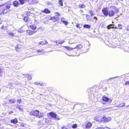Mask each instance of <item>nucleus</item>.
I'll return each mask as SVG.
<instances>
[{
	"mask_svg": "<svg viewBox=\"0 0 129 129\" xmlns=\"http://www.w3.org/2000/svg\"><path fill=\"white\" fill-rule=\"evenodd\" d=\"M126 107H129V105H127V106H126Z\"/></svg>",
	"mask_w": 129,
	"mask_h": 129,
	"instance_id": "052dcab7",
	"label": "nucleus"
},
{
	"mask_svg": "<svg viewBox=\"0 0 129 129\" xmlns=\"http://www.w3.org/2000/svg\"><path fill=\"white\" fill-rule=\"evenodd\" d=\"M39 113V111L38 110H32L30 112V114L31 115H33L37 117Z\"/></svg>",
	"mask_w": 129,
	"mask_h": 129,
	"instance_id": "7ed1b4c3",
	"label": "nucleus"
},
{
	"mask_svg": "<svg viewBox=\"0 0 129 129\" xmlns=\"http://www.w3.org/2000/svg\"><path fill=\"white\" fill-rule=\"evenodd\" d=\"M65 25H67L68 24V22L64 21V22H63Z\"/></svg>",
	"mask_w": 129,
	"mask_h": 129,
	"instance_id": "e433bc0d",
	"label": "nucleus"
},
{
	"mask_svg": "<svg viewBox=\"0 0 129 129\" xmlns=\"http://www.w3.org/2000/svg\"><path fill=\"white\" fill-rule=\"evenodd\" d=\"M72 127L73 128H76V127H77V124H73V125H72Z\"/></svg>",
	"mask_w": 129,
	"mask_h": 129,
	"instance_id": "c9c22d12",
	"label": "nucleus"
},
{
	"mask_svg": "<svg viewBox=\"0 0 129 129\" xmlns=\"http://www.w3.org/2000/svg\"><path fill=\"white\" fill-rule=\"evenodd\" d=\"M83 27L87 28H90V26L88 25H84L83 26Z\"/></svg>",
	"mask_w": 129,
	"mask_h": 129,
	"instance_id": "b1692460",
	"label": "nucleus"
},
{
	"mask_svg": "<svg viewBox=\"0 0 129 129\" xmlns=\"http://www.w3.org/2000/svg\"><path fill=\"white\" fill-rule=\"evenodd\" d=\"M125 104L124 103H121L120 104L117 106V107H122L125 106Z\"/></svg>",
	"mask_w": 129,
	"mask_h": 129,
	"instance_id": "4be33fe9",
	"label": "nucleus"
},
{
	"mask_svg": "<svg viewBox=\"0 0 129 129\" xmlns=\"http://www.w3.org/2000/svg\"><path fill=\"white\" fill-rule=\"evenodd\" d=\"M0 6H1V5H0ZM2 8H1L0 9V13L2 12ZM0 15H1V14H0Z\"/></svg>",
	"mask_w": 129,
	"mask_h": 129,
	"instance_id": "603ef678",
	"label": "nucleus"
},
{
	"mask_svg": "<svg viewBox=\"0 0 129 129\" xmlns=\"http://www.w3.org/2000/svg\"><path fill=\"white\" fill-rule=\"evenodd\" d=\"M94 19H95L96 20H97V18L96 17H94Z\"/></svg>",
	"mask_w": 129,
	"mask_h": 129,
	"instance_id": "6e6d98bb",
	"label": "nucleus"
},
{
	"mask_svg": "<svg viewBox=\"0 0 129 129\" xmlns=\"http://www.w3.org/2000/svg\"><path fill=\"white\" fill-rule=\"evenodd\" d=\"M61 128L62 129H67V127L65 126L62 127Z\"/></svg>",
	"mask_w": 129,
	"mask_h": 129,
	"instance_id": "de8ad7c7",
	"label": "nucleus"
},
{
	"mask_svg": "<svg viewBox=\"0 0 129 129\" xmlns=\"http://www.w3.org/2000/svg\"><path fill=\"white\" fill-rule=\"evenodd\" d=\"M54 14L56 16H59L60 15V14H59L58 12H55L54 13Z\"/></svg>",
	"mask_w": 129,
	"mask_h": 129,
	"instance_id": "f704fd0d",
	"label": "nucleus"
},
{
	"mask_svg": "<svg viewBox=\"0 0 129 129\" xmlns=\"http://www.w3.org/2000/svg\"><path fill=\"white\" fill-rule=\"evenodd\" d=\"M50 20H52L53 22H55L56 21V19L55 17H53L50 19Z\"/></svg>",
	"mask_w": 129,
	"mask_h": 129,
	"instance_id": "5701e85b",
	"label": "nucleus"
},
{
	"mask_svg": "<svg viewBox=\"0 0 129 129\" xmlns=\"http://www.w3.org/2000/svg\"><path fill=\"white\" fill-rule=\"evenodd\" d=\"M79 7L80 8H84L85 7V6L83 5H79Z\"/></svg>",
	"mask_w": 129,
	"mask_h": 129,
	"instance_id": "2f4dec72",
	"label": "nucleus"
},
{
	"mask_svg": "<svg viewBox=\"0 0 129 129\" xmlns=\"http://www.w3.org/2000/svg\"><path fill=\"white\" fill-rule=\"evenodd\" d=\"M13 113V112L12 111H11L9 113V114H10L11 113Z\"/></svg>",
	"mask_w": 129,
	"mask_h": 129,
	"instance_id": "bf43d9fd",
	"label": "nucleus"
},
{
	"mask_svg": "<svg viewBox=\"0 0 129 129\" xmlns=\"http://www.w3.org/2000/svg\"><path fill=\"white\" fill-rule=\"evenodd\" d=\"M37 52H38L39 53V55H42L45 53V52L44 51V50H39L37 51Z\"/></svg>",
	"mask_w": 129,
	"mask_h": 129,
	"instance_id": "4468645a",
	"label": "nucleus"
},
{
	"mask_svg": "<svg viewBox=\"0 0 129 129\" xmlns=\"http://www.w3.org/2000/svg\"><path fill=\"white\" fill-rule=\"evenodd\" d=\"M121 1H122L123 0H120Z\"/></svg>",
	"mask_w": 129,
	"mask_h": 129,
	"instance_id": "0e129e2a",
	"label": "nucleus"
},
{
	"mask_svg": "<svg viewBox=\"0 0 129 129\" xmlns=\"http://www.w3.org/2000/svg\"><path fill=\"white\" fill-rule=\"evenodd\" d=\"M103 101L105 102H108L111 103L112 100L110 98H108L107 97L104 96L103 98Z\"/></svg>",
	"mask_w": 129,
	"mask_h": 129,
	"instance_id": "39448f33",
	"label": "nucleus"
},
{
	"mask_svg": "<svg viewBox=\"0 0 129 129\" xmlns=\"http://www.w3.org/2000/svg\"><path fill=\"white\" fill-rule=\"evenodd\" d=\"M17 102L19 103H20L22 102L21 99H18L17 100Z\"/></svg>",
	"mask_w": 129,
	"mask_h": 129,
	"instance_id": "58836bf2",
	"label": "nucleus"
},
{
	"mask_svg": "<svg viewBox=\"0 0 129 129\" xmlns=\"http://www.w3.org/2000/svg\"><path fill=\"white\" fill-rule=\"evenodd\" d=\"M60 21L62 22H63L65 21V19L63 17L61 18L60 19Z\"/></svg>",
	"mask_w": 129,
	"mask_h": 129,
	"instance_id": "7c9ffc66",
	"label": "nucleus"
},
{
	"mask_svg": "<svg viewBox=\"0 0 129 129\" xmlns=\"http://www.w3.org/2000/svg\"><path fill=\"white\" fill-rule=\"evenodd\" d=\"M30 28L33 29H35L36 28V26L33 25H31L30 26Z\"/></svg>",
	"mask_w": 129,
	"mask_h": 129,
	"instance_id": "cd10ccee",
	"label": "nucleus"
},
{
	"mask_svg": "<svg viewBox=\"0 0 129 129\" xmlns=\"http://www.w3.org/2000/svg\"><path fill=\"white\" fill-rule=\"evenodd\" d=\"M110 109V108H106L105 109V110L106 109Z\"/></svg>",
	"mask_w": 129,
	"mask_h": 129,
	"instance_id": "e2e57ef3",
	"label": "nucleus"
},
{
	"mask_svg": "<svg viewBox=\"0 0 129 129\" xmlns=\"http://www.w3.org/2000/svg\"><path fill=\"white\" fill-rule=\"evenodd\" d=\"M1 20L0 19V24H1Z\"/></svg>",
	"mask_w": 129,
	"mask_h": 129,
	"instance_id": "680f3d73",
	"label": "nucleus"
},
{
	"mask_svg": "<svg viewBox=\"0 0 129 129\" xmlns=\"http://www.w3.org/2000/svg\"><path fill=\"white\" fill-rule=\"evenodd\" d=\"M21 4H23L25 3L24 0H18Z\"/></svg>",
	"mask_w": 129,
	"mask_h": 129,
	"instance_id": "c756f323",
	"label": "nucleus"
},
{
	"mask_svg": "<svg viewBox=\"0 0 129 129\" xmlns=\"http://www.w3.org/2000/svg\"><path fill=\"white\" fill-rule=\"evenodd\" d=\"M125 84L126 85L129 84V81H126L125 82Z\"/></svg>",
	"mask_w": 129,
	"mask_h": 129,
	"instance_id": "79ce46f5",
	"label": "nucleus"
},
{
	"mask_svg": "<svg viewBox=\"0 0 129 129\" xmlns=\"http://www.w3.org/2000/svg\"><path fill=\"white\" fill-rule=\"evenodd\" d=\"M118 76H117L116 77H115L113 78H109L108 79V81H109V80H110V82H114L113 81H114L115 80V79L116 78H117L118 77Z\"/></svg>",
	"mask_w": 129,
	"mask_h": 129,
	"instance_id": "ddd939ff",
	"label": "nucleus"
},
{
	"mask_svg": "<svg viewBox=\"0 0 129 129\" xmlns=\"http://www.w3.org/2000/svg\"><path fill=\"white\" fill-rule=\"evenodd\" d=\"M36 32V31H33L29 30H27V34L28 35H32L34 33H35Z\"/></svg>",
	"mask_w": 129,
	"mask_h": 129,
	"instance_id": "f8f14e48",
	"label": "nucleus"
},
{
	"mask_svg": "<svg viewBox=\"0 0 129 129\" xmlns=\"http://www.w3.org/2000/svg\"><path fill=\"white\" fill-rule=\"evenodd\" d=\"M16 101V100L14 99L11 100H10V102L11 103H14Z\"/></svg>",
	"mask_w": 129,
	"mask_h": 129,
	"instance_id": "bb28decb",
	"label": "nucleus"
},
{
	"mask_svg": "<svg viewBox=\"0 0 129 129\" xmlns=\"http://www.w3.org/2000/svg\"><path fill=\"white\" fill-rule=\"evenodd\" d=\"M115 28H116V27H115Z\"/></svg>",
	"mask_w": 129,
	"mask_h": 129,
	"instance_id": "338daca9",
	"label": "nucleus"
},
{
	"mask_svg": "<svg viewBox=\"0 0 129 129\" xmlns=\"http://www.w3.org/2000/svg\"><path fill=\"white\" fill-rule=\"evenodd\" d=\"M33 2L34 3H38V1L37 0H33Z\"/></svg>",
	"mask_w": 129,
	"mask_h": 129,
	"instance_id": "4c0bfd02",
	"label": "nucleus"
},
{
	"mask_svg": "<svg viewBox=\"0 0 129 129\" xmlns=\"http://www.w3.org/2000/svg\"><path fill=\"white\" fill-rule=\"evenodd\" d=\"M113 9H114V10L113 11L115 12V13H118L119 9L117 8L116 7H113Z\"/></svg>",
	"mask_w": 129,
	"mask_h": 129,
	"instance_id": "a211bd4d",
	"label": "nucleus"
},
{
	"mask_svg": "<svg viewBox=\"0 0 129 129\" xmlns=\"http://www.w3.org/2000/svg\"><path fill=\"white\" fill-rule=\"evenodd\" d=\"M5 27L4 26V25H3L1 27V29L2 30H4V29L5 28Z\"/></svg>",
	"mask_w": 129,
	"mask_h": 129,
	"instance_id": "37998d69",
	"label": "nucleus"
},
{
	"mask_svg": "<svg viewBox=\"0 0 129 129\" xmlns=\"http://www.w3.org/2000/svg\"><path fill=\"white\" fill-rule=\"evenodd\" d=\"M48 115H50L51 117L55 118V120H59L60 119L59 116H57V115L53 112H51L49 113L48 114Z\"/></svg>",
	"mask_w": 129,
	"mask_h": 129,
	"instance_id": "f257e3e1",
	"label": "nucleus"
},
{
	"mask_svg": "<svg viewBox=\"0 0 129 129\" xmlns=\"http://www.w3.org/2000/svg\"><path fill=\"white\" fill-rule=\"evenodd\" d=\"M2 72L1 71V69H0V73H2Z\"/></svg>",
	"mask_w": 129,
	"mask_h": 129,
	"instance_id": "4d7b16f0",
	"label": "nucleus"
},
{
	"mask_svg": "<svg viewBox=\"0 0 129 129\" xmlns=\"http://www.w3.org/2000/svg\"><path fill=\"white\" fill-rule=\"evenodd\" d=\"M11 122L12 123L16 124L18 122V120L17 118H15L14 119H12L11 120Z\"/></svg>",
	"mask_w": 129,
	"mask_h": 129,
	"instance_id": "9d476101",
	"label": "nucleus"
},
{
	"mask_svg": "<svg viewBox=\"0 0 129 129\" xmlns=\"http://www.w3.org/2000/svg\"><path fill=\"white\" fill-rule=\"evenodd\" d=\"M18 108L19 109V110H22V109L20 107V106H18Z\"/></svg>",
	"mask_w": 129,
	"mask_h": 129,
	"instance_id": "c03bdc74",
	"label": "nucleus"
},
{
	"mask_svg": "<svg viewBox=\"0 0 129 129\" xmlns=\"http://www.w3.org/2000/svg\"><path fill=\"white\" fill-rule=\"evenodd\" d=\"M79 24H77L76 25V26L77 28H78L79 27Z\"/></svg>",
	"mask_w": 129,
	"mask_h": 129,
	"instance_id": "3c124183",
	"label": "nucleus"
},
{
	"mask_svg": "<svg viewBox=\"0 0 129 129\" xmlns=\"http://www.w3.org/2000/svg\"><path fill=\"white\" fill-rule=\"evenodd\" d=\"M23 28V27H21V28H19L18 29V30L17 31L18 33H22L23 32V31H25V30H23V29H22V28Z\"/></svg>",
	"mask_w": 129,
	"mask_h": 129,
	"instance_id": "2eb2a0df",
	"label": "nucleus"
},
{
	"mask_svg": "<svg viewBox=\"0 0 129 129\" xmlns=\"http://www.w3.org/2000/svg\"><path fill=\"white\" fill-rule=\"evenodd\" d=\"M13 27L12 26H6L5 27V28L4 29V30H10L11 29H10V28L11 27Z\"/></svg>",
	"mask_w": 129,
	"mask_h": 129,
	"instance_id": "dca6fc26",
	"label": "nucleus"
},
{
	"mask_svg": "<svg viewBox=\"0 0 129 129\" xmlns=\"http://www.w3.org/2000/svg\"><path fill=\"white\" fill-rule=\"evenodd\" d=\"M47 4L48 5H51V3L49 2H47Z\"/></svg>",
	"mask_w": 129,
	"mask_h": 129,
	"instance_id": "8fccbe9b",
	"label": "nucleus"
},
{
	"mask_svg": "<svg viewBox=\"0 0 129 129\" xmlns=\"http://www.w3.org/2000/svg\"><path fill=\"white\" fill-rule=\"evenodd\" d=\"M45 115V114L43 112L39 113L38 114L37 117L39 118L43 117Z\"/></svg>",
	"mask_w": 129,
	"mask_h": 129,
	"instance_id": "6e6552de",
	"label": "nucleus"
},
{
	"mask_svg": "<svg viewBox=\"0 0 129 129\" xmlns=\"http://www.w3.org/2000/svg\"><path fill=\"white\" fill-rule=\"evenodd\" d=\"M89 13L92 16L93 15V12L92 11H89Z\"/></svg>",
	"mask_w": 129,
	"mask_h": 129,
	"instance_id": "ea45409f",
	"label": "nucleus"
},
{
	"mask_svg": "<svg viewBox=\"0 0 129 129\" xmlns=\"http://www.w3.org/2000/svg\"><path fill=\"white\" fill-rule=\"evenodd\" d=\"M102 11L103 14L105 16H107L108 15L109 12L108 8H104L102 10Z\"/></svg>",
	"mask_w": 129,
	"mask_h": 129,
	"instance_id": "f03ea898",
	"label": "nucleus"
},
{
	"mask_svg": "<svg viewBox=\"0 0 129 129\" xmlns=\"http://www.w3.org/2000/svg\"><path fill=\"white\" fill-rule=\"evenodd\" d=\"M102 121H103L104 122H107L110 121L111 119V118L110 117L108 118L104 117L102 118Z\"/></svg>",
	"mask_w": 129,
	"mask_h": 129,
	"instance_id": "20e7f679",
	"label": "nucleus"
},
{
	"mask_svg": "<svg viewBox=\"0 0 129 129\" xmlns=\"http://www.w3.org/2000/svg\"><path fill=\"white\" fill-rule=\"evenodd\" d=\"M46 85V84L45 83H42L41 84H41H40L41 85H43V86H44L45 85Z\"/></svg>",
	"mask_w": 129,
	"mask_h": 129,
	"instance_id": "09e8293b",
	"label": "nucleus"
},
{
	"mask_svg": "<svg viewBox=\"0 0 129 129\" xmlns=\"http://www.w3.org/2000/svg\"><path fill=\"white\" fill-rule=\"evenodd\" d=\"M59 3L60 5L61 6H63V3L62 2V1L61 0H60L59 1Z\"/></svg>",
	"mask_w": 129,
	"mask_h": 129,
	"instance_id": "72a5a7b5",
	"label": "nucleus"
},
{
	"mask_svg": "<svg viewBox=\"0 0 129 129\" xmlns=\"http://www.w3.org/2000/svg\"><path fill=\"white\" fill-rule=\"evenodd\" d=\"M48 43L47 42V41H42L41 42L39 43V45H42L45 44L47 43Z\"/></svg>",
	"mask_w": 129,
	"mask_h": 129,
	"instance_id": "6ab92c4d",
	"label": "nucleus"
},
{
	"mask_svg": "<svg viewBox=\"0 0 129 129\" xmlns=\"http://www.w3.org/2000/svg\"><path fill=\"white\" fill-rule=\"evenodd\" d=\"M18 47H16V50L17 52H18Z\"/></svg>",
	"mask_w": 129,
	"mask_h": 129,
	"instance_id": "864d4df0",
	"label": "nucleus"
},
{
	"mask_svg": "<svg viewBox=\"0 0 129 129\" xmlns=\"http://www.w3.org/2000/svg\"><path fill=\"white\" fill-rule=\"evenodd\" d=\"M29 0H24L25 1L27 2H28Z\"/></svg>",
	"mask_w": 129,
	"mask_h": 129,
	"instance_id": "13d9d810",
	"label": "nucleus"
},
{
	"mask_svg": "<svg viewBox=\"0 0 129 129\" xmlns=\"http://www.w3.org/2000/svg\"><path fill=\"white\" fill-rule=\"evenodd\" d=\"M102 128L103 129H110L109 128L106 126Z\"/></svg>",
	"mask_w": 129,
	"mask_h": 129,
	"instance_id": "a18cd8bd",
	"label": "nucleus"
},
{
	"mask_svg": "<svg viewBox=\"0 0 129 129\" xmlns=\"http://www.w3.org/2000/svg\"><path fill=\"white\" fill-rule=\"evenodd\" d=\"M92 125V123L90 122H88L85 125V128L88 129L90 128Z\"/></svg>",
	"mask_w": 129,
	"mask_h": 129,
	"instance_id": "0eeeda50",
	"label": "nucleus"
},
{
	"mask_svg": "<svg viewBox=\"0 0 129 129\" xmlns=\"http://www.w3.org/2000/svg\"><path fill=\"white\" fill-rule=\"evenodd\" d=\"M42 12L46 13H50V11L48 9L46 8L44 10L42 11Z\"/></svg>",
	"mask_w": 129,
	"mask_h": 129,
	"instance_id": "9b49d317",
	"label": "nucleus"
},
{
	"mask_svg": "<svg viewBox=\"0 0 129 129\" xmlns=\"http://www.w3.org/2000/svg\"><path fill=\"white\" fill-rule=\"evenodd\" d=\"M49 119L48 118H45L43 119L45 122V123H48L49 122Z\"/></svg>",
	"mask_w": 129,
	"mask_h": 129,
	"instance_id": "a878e982",
	"label": "nucleus"
},
{
	"mask_svg": "<svg viewBox=\"0 0 129 129\" xmlns=\"http://www.w3.org/2000/svg\"><path fill=\"white\" fill-rule=\"evenodd\" d=\"M115 14V12L112 10L110 11L108 13V15L110 17H112Z\"/></svg>",
	"mask_w": 129,
	"mask_h": 129,
	"instance_id": "423d86ee",
	"label": "nucleus"
},
{
	"mask_svg": "<svg viewBox=\"0 0 129 129\" xmlns=\"http://www.w3.org/2000/svg\"><path fill=\"white\" fill-rule=\"evenodd\" d=\"M95 129H103V128L102 127H101V128L100 127V128H96Z\"/></svg>",
	"mask_w": 129,
	"mask_h": 129,
	"instance_id": "5fc2aeb1",
	"label": "nucleus"
},
{
	"mask_svg": "<svg viewBox=\"0 0 129 129\" xmlns=\"http://www.w3.org/2000/svg\"><path fill=\"white\" fill-rule=\"evenodd\" d=\"M114 25L113 24H111L107 26V28L108 29H110L111 28H113Z\"/></svg>",
	"mask_w": 129,
	"mask_h": 129,
	"instance_id": "aec40b11",
	"label": "nucleus"
},
{
	"mask_svg": "<svg viewBox=\"0 0 129 129\" xmlns=\"http://www.w3.org/2000/svg\"><path fill=\"white\" fill-rule=\"evenodd\" d=\"M38 125H42L43 124V123L42 122V121H40L38 122Z\"/></svg>",
	"mask_w": 129,
	"mask_h": 129,
	"instance_id": "473e14b6",
	"label": "nucleus"
},
{
	"mask_svg": "<svg viewBox=\"0 0 129 129\" xmlns=\"http://www.w3.org/2000/svg\"><path fill=\"white\" fill-rule=\"evenodd\" d=\"M118 27L117 28H119L120 29H121L122 28V25H121V24H119L118 25Z\"/></svg>",
	"mask_w": 129,
	"mask_h": 129,
	"instance_id": "c85d7f7f",
	"label": "nucleus"
},
{
	"mask_svg": "<svg viewBox=\"0 0 129 129\" xmlns=\"http://www.w3.org/2000/svg\"><path fill=\"white\" fill-rule=\"evenodd\" d=\"M69 43L70 44H71V43H70V42H69Z\"/></svg>",
	"mask_w": 129,
	"mask_h": 129,
	"instance_id": "69168bd1",
	"label": "nucleus"
},
{
	"mask_svg": "<svg viewBox=\"0 0 129 129\" xmlns=\"http://www.w3.org/2000/svg\"><path fill=\"white\" fill-rule=\"evenodd\" d=\"M13 31H12L11 32H9V33H8V32L7 31V33H8V34H9V35H10L11 36H14V34L13 32H11Z\"/></svg>",
	"mask_w": 129,
	"mask_h": 129,
	"instance_id": "393cba45",
	"label": "nucleus"
},
{
	"mask_svg": "<svg viewBox=\"0 0 129 129\" xmlns=\"http://www.w3.org/2000/svg\"><path fill=\"white\" fill-rule=\"evenodd\" d=\"M13 5L17 7L19 6V3L17 1H14L13 2Z\"/></svg>",
	"mask_w": 129,
	"mask_h": 129,
	"instance_id": "f3484780",
	"label": "nucleus"
},
{
	"mask_svg": "<svg viewBox=\"0 0 129 129\" xmlns=\"http://www.w3.org/2000/svg\"><path fill=\"white\" fill-rule=\"evenodd\" d=\"M35 84V85H38V84H41V83H39L38 82H36L34 83Z\"/></svg>",
	"mask_w": 129,
	"mask_h": 129,
	"instance_id": "49530a36",
	"label": "nucleus"
},
{
	"mask_svg": "<svg viewBox=\"0 0 129 129\" xmlns=\"http://www.w3.org/2000/svg\"><path fill=\"white\" fill-rule=\"evenodd\" d=\"M64 42V41L63 40L60 41V40H57L56 41V43L62 44Z\"/></svg>",
	"mask_w": 129,
	"mask_h": 129,
	"instance_id": "412c9836",
	"label": "nucleus"
},
{
	"mask_svg": "<svg viewBox=\"0 0 129 129\" xmlns=\"http://www.w3.org/2000/svg\"><path fill=\"white\" fill-rule=\"evenodd\" d=\"M28 78L29 80H30L32 79V77L31 76H29L28 77Z\"/></svg>",
	"mask_w": 129,
	"mask_h": 129,
	"instance_id": "a19ab883",
	"label": "nucleus"
},
{
	"mask_svg": "<svg viewBox=\"0 0 129 129\" xmlns=\"http://www.w3.org/2000/svg\"><path fill=\"white\" fill-rule=\"evenodd\" d=\"M83 47V45H82L80 44L78 45H77L75 47L73 48V49H80L82 48Z\"/></svg>",
	"mask_w": 129,
	"mask_h": 129,
	"instance_id": "1a4fd4ad",
	"label": "nucleus"
}]
</instances>
